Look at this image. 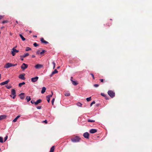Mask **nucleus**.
Segmentation results:
<instances>
[{"instance_id":"6e6552de","label":"nucleus","mask_w":152,"mask_h":152,"mask_svg":"<svg viewBox=\"0 0 152 152\" xmlns=\"http://www.w3.org/2000/svg\"><path fill=\"white\" fill-rule=\"evenodd\" d=\"M25 75L24 74H21L19 75V78L21 80H24L25 79V78L24 77Z\"/></svg>"},{"instance_id":"bf43d9fd","label":"nucleus","mask_w":152,"mask_h":152,"mask_svg":"<svg viewBox=\"0 0 152 152\" xmlns=\"http://www.w3.org/2000/svg\"><path fill=\"white\" fill-rule=\"evenodd\" d=\"M4 28V27L3 26V27H1V29H2V28Z\"/></svg>"},{"instance_id":"f03ea898","label":"nucleus","mask_w":152,"mask_h":152,"mask_svg":"<svg viewBox=\"0 0 152 152\" xmlns=\"http://www.w3.org/2000/svg\"><path fill=\"white\" fill-rule=\"evenodd\" d=\"M108 94L111 97H113L115 95V93L113 91L109 90L108 91Z\"/></svg>"},{"instance_id":"c9c22d12","label":"nucleus","mask_w":152,"mask_h":152,"mask_svg":"<svg viewBox=\"0 0 152 152\" xmlns=\"http://www.w3.org/2000/svg\"><path fill=\"white\" fill-rule=\"evenodd\" d=\"M8 22V21L7 20H4V21H3V22H2V23L3 24H4L5 23H7Z\"/></svg>"},{"instance_id":"2eb2a0df","label":"nucleus","mask_w":152,"mask_h":152,"mask_svg":"<svg viewBox=\"0 0 152 152\" xmlns=\"http://www.w3.org/2000/svg\"><path fill=\"white\" fill-rule=\"evenodd\" d=\"M46 90V88H45L44 87H43L42 88L41 92V93L43 94L45 92Z\"/></svg>"},{"instance_id":"864d4df0","label":"nucleus","mask_w":152,"mask_h":152,"mask_svg":"<svg viewBox=\"0 0 152 152\" xmlns=\"http://www.w3.org/2000/svg\"><path fill=\"white\" fill-rule=\"evenodd\" d=\"M100 81L102 82H103V79H100Z\"/></svg>"},{"instance_id":"0eeeda50","label":"nucleus","mask_w":152,"mask_h":152,"mask_svg":"<svg viewBox=\"0 0 152 152\" xmlns=\"http://www.w3.org/2000/svg\"><path fill=\"white\" fill-rule=\"evenodd\" d=\"M83 136L85 138L88 139L89 138V134L88 132H86L83 134Z\"/></svg>"},{"instance_id":"473e14b6","label":"nucleus","mask_w":152,"mask_h":152,"mask_svg":"<svg viewBox=\"0 0 152 152\" xmlns=\"http://www.w3.org/2000/svg\"><path fill=\"white\" fill-rule=\"evenodd\" d=\"M33 45L35 47H37L39 46V45L37 44V43L35 42L34 43Z\"/></svg>"},{"instance_id":"6ab92c4d","label":"nucleus","mask_w":152,"mask_h":152,"mask_svg":"<svg viewBox=\"0 0 152 152\" xmlns=\"http://www.w3.org/2000/svg\"><path fill=\"white\" fill-rule=\"evenodd\" d=\"M54 146H53L52 147L50 148V152H54Z\"/></svg>"},{"instance_id":"4be33fe9","label":"nucleus","mask_w":152,"mask_h":152,"mask_svg":"<svg viewBox=\"0 0 152 152\" xmlns=\"http://www.w3.org/2000/svg\"><path fill=\"white\" fill-rule=\"evenodd\" d=\"M26 99L27 100V102H28L31 100V98L30 96H27Z\"/></svg>"},{"instance_id":"f704fd0d","label":"nucleus","mask_w":152,"mask_h":152,"mask_svg":"<svg viewBox=\"0 0 152 152\" xmlns=\"http://www.w3.org/2000/svg\"><path fill=\"white\" fill-rule=\"evenodd\" d=\"M28 66V65L25 63H23L21 66Z\"/></svg>"},{"instance_id":"c756f323","label":"nucleus","mask_w":152,"mask_h":152,"mask_svg":"<svg viewBox=\"0 0 152 152\" xmlns=\"http://www.w3.org/2000/svg\"><path fill=\"white\" fill-rule=\"evenodd\" d=\"M0 142L2 143L3 142V138L2 137H0Z\"/></svg>"},{"instance_id":"f257e3e1","label":"nucleus","mask_w":152,"mask_h":152,"mask_svg":"<svg viewBox=\"0 0 152 152\" xmlns=\"http://www.w3.org/2000/svg\"><path fill=\"white\" fill-rule=\"evenodd\" d=\"M80 138L78 136H76L71 139V140L73 142H79L80 140Z\"/></svg>"},{"instance_id":"052dcab7","label":"nucleus","mask_w":152,"mask_h":152,"mask_svg":"<svg viewBox=\"0 0 152 152\" xmlns=\"http://www.w3.org/2000/svg\"><path fill=\"white\" fill-rule=\"evenodd\" d=\"M16 23H18V21L16 20Z\"/></svg>"},{"instance_id":"69168bd1","label":"nucleus","mask_w":152,"mask_h":152,"mask_svg":"<svg viewBox=\"0 0 152 152\" xmlns=\"http://www.w3.org/2000/svg\"><path fill=\"white\" fill-rule=\"evenodd\" d=\"M1 31H0V34H1Z\"/></svg>"},{"instance_id":"4c0bfd02","label":"nucleus","mask_w":152,"mask_h":152,"mask_svg":"<svg viewBox=\"0 0 152 152\" xmlns=\"http://www.w3.org/2000/svg\"><path fill=\"white\" fill-rule=\"evenodd\" d=\"M95 102L94 101H93L90 104V106L91 107L93 104H95Z\"/></svg>"},{"instance_id":"412c9836","label":"nucleus","mask_w":152,"mask_h":152,"mask_svg":"<svg viewBox=\"0 0 152 152\" xmlns=\"http://www.w3.org/2000/svg\"><path fill=\"white\" fill-rule=\"evenodd\" d=\"M25 84V83L24 82H23L22 83H19V84L18 86L20 87H21L23 85H24Z\"/></svg>"},{"instance_id":"7ed1b4c3","label":"nucleus","mask_w":152,"mask_h":152,"mask_svg":"<svg viewBox=\"0 0 152 152\" xmlns=\"http://www.w3.org/2000/svg\"><path fill=\"white\" fill-rule=\"evenodd\" d=\"M17 65V64H13L8 63L5 64L4 66H14Z\"/></svg>"},{"instance_id":"a211bd4d","label":"nucleus","mask_w":152,"mask_h":152,"mask_svg":"<svg viewBox=\"0 0 152 152\" xmlns=\"http://www.w3.org/2000/svg\"><path fill=\"white\" fill-rule=\"evenodd\" d=\"M72 84L75 86L76 85L78 84V83L76 81H73V80H72Z\"/></svg>"},{"instance_id":"1a4fd4ad","label":"nucleus","mask_w":152,"mask_h":152,"mask_svg":"<svg viewBox=\"0 0 152 152\" xmlns=\"http://www.w3.org/2000/svg\"><path fill=\"white\" fill-rule=\"evenodd\" d=\"M9 81H10V80H8L5 81L4 82L1 83H0V85L1 86H3V85H4L5 84H6L8 83V82H9Z\"/></svg>"},{"instance_id":"37998d69","label":"nucleus","mask_w":152,"mask_h":152,"mask_svg":"<svg viewBox=\"0 0 152 152\" xmlns=\"http://www.w3.org/2000/svg\"><path fill=\"white\" fill-rule=\"evenodd\" d=\"M42 107L41 106H39L37 107V108L38 109H40Z\"/></svg>"},{"instance_id":"39448f33","label":"nucleus","mask_w":152,"mask_h":152,"mask_svg":"<svg viewBox=\"0 0 152 152\" xmlns=\"http://www.w3.org/2000/svg\"><path fill=\"white\" fill-rule=\"evenodd\" d=\"M11 94L13 96L12 97L13 99H15L16 96L15 91L14 89H12L11 90Z\"/></svg>"},{"instance_id":"20e7f679","label":"nucleus","mask_w":152,"mask_h":152,"mask_svg":"<svg viewBox=\"0 0 152 152\" xmlns=\"http://www.w3.org/2000/svg\"><path fill=\"white\" fill-rule=\"evenodd\" d=\"M19 50H16L14 48L12 49V54L13 56H14L15 54V53H18L19 52Z\"/></svg>"},{"instance_id":"a878e982","label":"nucleus","mask_w":152,"mask_h":152,"mask_svg":"<svg viewBox=\"0 0 152 152\" xmlns=\"http://www.w3.org/2000/svg\"><path fill=\"white\" fill-rule=\"evenodd\" d=\"M31 50V48H30L29 47H27L26 48V51H29Z\"/></svg>"},{"instance_id":"c85d7f7f","label":"nucleus","mask_w":152,"mask_h":152,"mask_svg":"<svg viewBox=\"0 0 152 152\" xmlns=\"http://www.w3.org/2000/svg\"><path fill=\"white\" fill-rule=\"evenodd\" d=\"M77 106H79V107H81L82 105V104L81 103H80V102H78L77 104Z\"/></svg>"},{"instance_id":"7c9ffc66","label":"nucleus","mask_w":152,"mask_h":152,"mask_svg":"<svg viewBox=\"0 0 152 152\" xmlns=\"http://www.w3.org/2000/svg\"><path fill=\"white\" fill-rule=\"evenodd\" d=\"M46 98L47 99V100L48 103L50 102V98H49V97H47V96H46Z\"/></svg>"},{"instance_id":"79ce46f5","label":"nucleus","mask_w":152,"mask_h":152,"mask_svg":"<svg viewBox=\"0 0 152 152\" xmlns=\"http://www.w3.org/2000/svg\"><path fill=\"white\" fill-rule=\"evenodd\" d=\"M54 101H55V99L53 98V99H52V101H51L52 105L53 104V103H54Z\"/></svg>"},{"instance_id":"09e8293b","label":"nucleus","mask_w":152,"mask_h":152,"mask_svg":"<svg viewBox=\"0 0 152 152\" xmlns=\"http://www.w3.org/2000/svg\"><path fill=\"white\" fill-rule=\"evenodd\" d=\"M52 64H53V66H55V63L54 61H53L52 62Z\"/></svg>"},{"instance_id":"9d476101","label":"nucleus","mask_w":152,"mask_h":152,"mask_svg":"<svg viewBox=\"0 0 152 152\" xmlns=\"http://www.w3.org/2000/svg\"><path fill=\"white\" fill-rule=\"evenodd\" d=\"M97 130L96 129H91L90 130V132L91 134L95 133L97 132Z\"/></svg>"},{"instance_id":"4d7b16f0","label":"nucleus","mask_w":152,"mask_h":152,"mask_svg":"<svg viewBox=\"0 0 152 152\" xmlns=\"http://www.w3.org/2000/svg\"><path fill=\"white\" fill-rule=\"evenodd\" d=\"M41 67H36V68H37V69H39Z\"/></svg>"},{"instance_id":"ddd939ff","label":"nucleus","mask_w":152,"mask_h":152,"mask_svg":"<svg viewBox=\"0 0 152 152\" xmlns=\"http://www.w3.org/2000/svg\"><path fill=\"white\" fill-rule=\"evenodd\" d=\"M42 102V100L40 99H38L36 102H35V105H37L39 103H40Z\"/></svg>"},{"instance_id":"a18cd8bd","label":"nucleus","mask_w":152,"mask_h":152,"mask_svg":"<svg viewBox=\"0 0 152 152\" xmlns=\"http://www.w3.org/2000/svg\"><path fill=\"white\" fill-rule=\"evenodd\" d=\"M27 67H21L23 70H25Z\"/></svg>"},{"instance_id":"13d9d810","label":"nucleus","mask_w":152,"mask_h":152,"mask_svg":"<svg viewBox=\"0 0 152 152\" xmlns=\"http://www.w3.org/2000/svg\"><path fill=\"white\" fill-rule=\"evenodd\" d=\"M34 37H37V36H35V35H34L33 36Z\"/></svg>"},{"instance_id":"603ef678","label":"nucleus","mask_w":152,"mask_h":152,"mask_svg":"<svg viewBox=\"0 0 152 152\" xmlns=\"http://www.w3.org/2000/svg\"><path fill=\"white\" fill-rule=\"evenodd\" d=\"M42 122H45V123H46H46H47V122H47V120H45V121H43Z\"/></svg>"},{"instance_id":"3c124183","label":"nucleus","mask_w":152,"mask_h":152,"mask_svg":"<svg viewBox=\"0 0 152 152\" xmlns=\"http://www.w3.org/2000/svg\"><path fill=\"white\" fill-rule=\"evenodd\" d=\"M101 95L102 96H105V95L103 93H101Z\"/></svg>"},{"instance_id":"9b49d317","label":"nucleus","mask_w":152,"mask_h":152,"mask_svg":"<svg viewBox=\"0 0 152 152\" xmlns=\"http://www.w3.org/2000/svg\"><path fill=\"white\" fill-rule=\"evenodd\" d=\"M19 96L20 97V98L22 99H23L24 98L25 96H24V93H21L20 94H19Z\"/></svg>"},{"instance_id":"393cba45","label":"nucleus","mask_w":152,"mask_h":152,"mask_svg":"<svg viewBox=\"0 0 152 152\" xmlns=\"http://www.w3.org/2000/svg\"><path fill=\"white\" fill-rule=\"evenodd\" d=\"M70 95V94L69 93V92H67L65 94V96H68Z\"/></svg>"},{"instance_id":"0e129e2a","label":"nucleus","mask_w":152,"mask_h":152,"mask_svg":"<svg viewBox=\"0 0 152 152\" xmlns=\"http://www.w3.org/2000/svg\"><path fill=\"white\" fill-rule=\"evenodd\" d=\"M6 68H9V67H6Z\"/></svg>"},{"instance_id":"338daca9","label":"nucleus","mask_w":152,"mask_h":152,"mask_svg":"<svg viewBox=\"0 0 152 152\" xmlns=\"http://www.w3.org/2000/svg\"><path fill=\"white\" fill-rule=\"evenodd\" d=\"M1 149L0 148V151H1Z\"/></svg>"},{"instance_id":"e433bc0d","label":"nucleus","mask_w":152,"mask_h":152,"mask_svg":"<svg viewBox=\"0 0 152 152\" xmlns=\"http://www.w3.org/2000/svg\"><path fill=\"white\" fill-rule=\"evenodd\" d=\"M31 103L32 104H35V102L34 101V100H31Z\"/></svg>"},{"instance_id":"bb28decb","label":"nucleus","mask_w":152,"mask_h":152,"mask_svg":"<svg viewBox=\"0 0 152 152\" xmlns=\"http://www.w3.org/2000/svg\"><path fill=\"white\" fill-rule=\"evenodd\" d=\"M86 100L87 102H89L91 100V97H90L88 98H87L86 99Z\"/></svg>"},{"instance_id":"6e6d98bb","label":"nucleus","mask_w":152,"mask_h":152,"mask_svg":"<svg viewBox=\"0 0 152 152\" xmlns=\"http://www.w3.org/2000/svg\"><path fill=\"white\" fill-rule=\"evenodd\" d=\"M35 57V56L34 55H33L32 56V58H34V57Z\"/></svg>"},{"instance_id":"8fccbe9b","label":"nucleus","mask_w":152,"mask_h":152,"mask_svg":"<svg viewBox=\"0 0 152 152\" xmlns=\"http://www.w3.org/2000/svg\"><path fill=\"white\" fill-rule=\"evenodd\" d=\"M4 16H1L0 15V20L2 19L3 18Z\"/></svg>"},{"instance_id":"58836bf2","label":"nucleus","mask_w":152,"mask_h":152,"mask_svg":"<svg viewBox=\"0 0 152 152\" xmlns=\"http://www.w3.org/2000/svg\"><path fill=\"white\" fill-rule=\"evenodd\" d=\"M11 87H12V86H6V87H7V88L8 89H9L10 88H11Z\"/></svg>"},{"instance_id":"2f4dec72","label":"nucleus","mask_w":152,"mask_h":152,"mask_svg":"<svg viewBox=\"0 0 152 152\" xmlns=\"http://www.w3.org/2000/svg\"><path fill=\"white\" fill-rule=\"evenodd\" d=\"M34 66H43V65L40 64H37Z\"/></svg>"},{"instance_id":"aec40b11","label":"nucleus","mask_w":152,"mask_h":152,"mask_svg":"<svg viewBox=\"0 0 152 152\" xmlns=\"http://www.w3.org/2000/svg\"><path fill=\"white\" fill-rule=\"evenodd\" d=\"M19 36L23 41H24L26 40V39L23 36L22 34H20Z\"/></svg>"},{"instance_id":"5701e85b","label":"nucleus","mask_w":152,"mask_h":152,"mask_svg":"<svg viewBox=\"0 0 152 152\" xmlns=\"http://www.w3.org/2000/svg\"><path fill=\"white\" fill-rule=\"evenodd\" d=\"M95 121V120H91L90 119H88V122L92 123V122H94Z\"/></svg>"},{"instance_id":"f8f14e48","label":"nucleus","mask_w":152,"mask_h":152,"mask_svg":"<svg viewBox=\"0 0 152 152\" xmlns=\"http://www.w3.org/2000/svg\"><path fill=\"white\" fill-rule=\"evenodd\" d=\"M40 41L42 43H45L46 44H48V42L45 40L43 38H42L40 39Z\"/></svg>"},{"instance_id":"f3484780","label":"nucleus","mask_w":152,"mask_h":152,"mask_svg":"<svg viewBox=\"0 0 152 152\" xmlns=\"http://www.w3.org/2000/svg\"><path fill=\"white\" fill-rule=\"evenodd\" d=\"M6 118V116L5 115H1L0 116V120H1L2 119L5 118Z\"/></svg>"},{"instance_id":"cd10ccee","label":"nucleus","mask_w":152,"mask_h":152,"mask_svg":"<svg viewBox=\"0 0 152 152\" xmlns=\"http://www.w3.org/2000/svg\"><path fill=\"white\" fill-rule=\"evenodd\" d=\"M53 94V93L52 91L51 92V94H50L47 96V97H49V98H50V97L52 96Z\"/></svg>"},{"instance_id":"ea45409f","label":"nucleus","mask_w":152,"mask_h":152,"mask_svg":"<svg viewBox=\"0 0 152 152\" xmlns=\"http://www.w3.org/2000/svg\"><path fill=\"white\" fill-rule=\"evenodd\" d=\"M99 85L98 84H95L94 85V86L95 87H97L99 86Z\"/></svg>"},{"instance_id":"423d86ee","label":"nucleus","mask_w":152,"mask_h":152,"mask_svg":"<svg viewBox=\"0 0 152 152\" xmlns=\"http://www.w3.org/2000/svg\"><path fill=\"white\" fill-rule=\"evenodd\" d=\"M39 77L37 76H36L34 77H32L31 78V80L33 82H37L38 80Z\"/></svg>"},{"instance_id":"a19ab883","label":"nucleus","mask_w":152,"mask_h":152,"mask_svg":"<svg viewBox=\"0 0 152 152\" xmlns=\"http://www.w3.org/2000/svg\"><path fill=\"white\" fill-rule=\"evenodd\" d=\"M20 59L21 60L23 61V58L24 57L22 55L20 56Z\"/></svg>"},{"instance_id":"c03bdc74","label":"nucleus","mask_w":152,"mask_h":152,"mask_svg":"<svg viewBox=\"0 0 152 152\" xmlns=\"http://www.w3.org/2000/svg\"><path fill=\"white\" fill-rule=\"evenodd\" d=\"M7 138H8V136H6L4 138V141H5L7 140Z\"/></svg>"},{"instance_id":"49530a36","label":"nucleus","mask_w":152,"mask_h":152,"mask_svg":"<svg viewBox=\"0 0 152 152\" xmlns=\"http://www.w3.org/2000/svg\"><path fill=\"white\" fill-rule=\"evenodd\" d=\"M90 75L92 76L93 79H94L95 77H94V75L92 73H91Z\"/></svg>"},{"instance_id":"dca6fc26","label":"nucleus","mask_w":152,"mask_h":152,"mask_svg":"<svg viewBox=\"0 0 152 152\" xmlns=\"http://www.w3.org/2000/svg\"><path fill=\"white\" fill-rule=\"evenodd\" d=\"M20 117V115H18L12 121L14 122H16L17 119Z\"/></svg>"},{"instance_id":"de8ad7c7","label":"nucleus","mask_w":152,"mask_h":152,"mask_svg":"<svg viewBox=\"0 0 152 152\" xmlns=\"http://www.w3.org/2000/svg\"><path fill=\"white\" fill-rule=\"evenodd\" d=\"M40 51L39 50H38L36 52V54H40Z\"/></svg>"},{"instance_id":"680f3d73","label":"nucleus","mask_w":152,"mask_h":152,"mask_svg":"<svg viewBox=\"0 0 152 152\" xmlns=\"http://www.w3.org/2000/svg\"><path fill=\"white\" fill-rule=\"evenodd\" d=\"M29 33H32V31H29Z\"/></svg>"},{"instance_id":"72a5a7b5","label":"nucleus","mask_w":152,"mask_h":152,"mask_svg":"<svg viewBox=\"0 0 152 152\" xmlns=\"http://www.w3.org/2000/svg\"><path fill=\"white\" fill-rule=\"evenodd\" d=\"M45 52H46V51L45 50H43L40 53V54H43Z\"/></svg>"},{"instance_id":"5fc2aeb1","label":"nucleus","mask_w":152,"mask_h":152,"mask_svg":"<svg viewBox=\"0 0 152 152\" xmlns=\"http://www.w3.org/2000/svg\"><path fill=\"white\" fill-rule=\"evenodd\" d=\"M70 80L71 81H72V80H72V77H71V78H70Z\"/></svg>"},{"instance_id":"4468645a","label":"nucleus","mask_w":152,"mask_h":152,"mask_svg":"<svg viewBox=\"0 0 152 152\" xmlns=\"http://www.w3.org/2000/svg\"><path fill=\"white\" fill-rule=\"evenodd\" d=\"M58 71L56 69H55L52 72L51 74L50 75V76L52 77V76L53 74L56 73H58Z\"/></svg>"},{"instance_id":"b1692460","label":"nucleus","mask_w":152,"mask_h":152,"mask_svg":"<svg viewBox=\"0 0 152 152\" xmlns=\"http://www.w3.org/2000/svg\"><path fill=\"white\" fill-rule=\"evenodd\" d=\"M29 55V54L28 53H26V54L22 55L23 57H26L28 56Z\"/></svg>"},{"instance_id":"e2e57ef3","label":"nucleus","mask_w":152,"mask_h":152,"mask_svg":"<svg viewBox=\"0 0 152 152\" xmlns=\"http://www.w3.org/2000/svg\"><path fill=\"white\" fill-rule=\"evenodd\" d=\"M59 68H60V67H57L58 69H59Z\"/></svg>"}]
</instances>
